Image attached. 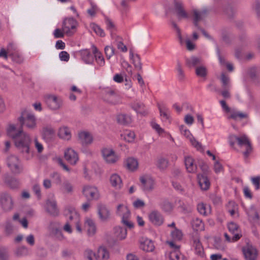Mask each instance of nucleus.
Wrapping results in <instances>:
<instances>
[{
	"label": "nucleus",
	"instance_id": "obj_47",
	"mask_svg": "<svg viewBox=\"0 0 260 260\" xmlns=\"http://www.w3.org/2000/svg\"><path fill=\"white\" fill-rule=\"evenodd\" d=\"M126 165L129 170L133 171L138 168V162L135 158H128L126 160Z\"/></svg>",
	"mask_w": 260,
	"mask_h": 260
},
{
	"label": "nucleus",
	"instance_id": "obj_57",
	"mask_svg": "<svg viewBox=\"0 0 260 260\" xmlns=\"http://www.w3.org/2000/svg\"><path fill=\"white\" fill-rule=\"evenodd\" d=\"M171 237L174 241H180L182 238V233L181 231L175 229L171 232Z\"/></svg>",
	"mask_w": 260,
	"mask_h": 260
},
{
	"label": "nucleus",
	"instance_id": "obj_44",
	"mask_svg": "<svg viewBox=\"0 0 260 260\" xmlns=\"http://www.w3.org/2000/svg\"><path fill=\"white\" fill-rule=\"evenodd\" d=\"M121 137L128 142H132L135 138V133L133 131H126L121 135Z\"/></svg>",
	"mask_w": 260,
	"mask_h": 260
},
{
	"label": "nucleus",
	"instance_id": "obj_18",
	"mask_svg": "<svg viewBox=\"0 0 260 260\" xmlns=\"http://www.w3.org/2000/svg\"><path fill=\"white\" fill-rule=\"evenodd\" d=\"M111 186L115 190H120L123 186V182L120 176L117 173L112 174L109 177Z\"/></svg>",
	"mask_w": 260,
	"mask_h": 260
},
{
	"label": "nucleus",
	"instance_id": "obj_35",
	"mask_svg": "<svg viewBox=\"0 0 260 260\" xmlns=\"http://www.w3.org/2000/svg\"><path fill=\"white\" fill-rule=\"evenodd\" d=\"M116 120L118 123L122 125L128 124L132 121L131 116L123 113L118 114L116 117Z\"/></svg>",
	"mask_w": 260,
	"mask_h": 260
},
{
	"label": "nucleus",
	"instance_id": "obj_55",
	"mask_svg": "<svg viewBox=\"0 0 260 260\" xmlns=\"http://www.w3.org/2000/svg\"><path fill=\"white\" fill-rule=\"evenodd\" d=\"M224 236L225 238L226 241H228V242H235L241 238V237H242V235H238V234L235 235H232V237H231L227 233H225L224 234Z\"/></svg>",
	"mask_w": 260,
	"mask_h": 260
},
{
	"label": "nucleus",
	"instance_id": "obj_16",
	"mask_svg": "<svg viewBox=\"0 0 260 260\" xmlns=\"http://www.w3.org/2000/svg\"><path fill=\"white\" fill-rule=\"evenodd\" d=\"M104 101L111 105H117L121 103V98L113 90H107L104 96Z\"/></svg>",
	"mask_w": 260,
	"mask_h": 260
},
{
	"label": "nucleus",
	"instance_id": "obj_37",
	"mask_svg": "<svg viewBox=\"0 0 260 260\" xmlns=\"http://www.w3.org/2000/svg\"><path fill=\"white\" fill-rule=\"evenodd\" d=\"M55 129L51 125H46L42 128V135L44 138L50 139L53 137L55 134Z\"/></svg>",
	"mask_w": 260,
	"mask_h": 260
},
{
	"label": "nucleus",
	"instance_id": "obj_33",
	"mask_svg": "<svg viewBox=\"0 0 260 260\" xmlns=\"http://www.w3.org/2000/svg\"><path fill=\"white\" fill-rule=\"evenodd\" d=\"M169 163V160L167 158L159 156L157 158L156 166L159 170L164 171L168 167Z\"/></svg>",
	"mask_w": 260,
	"mask_h": 260
},
{
	"label": "nucleus",
	"instance_id": "obj_5",
	"mask_svg": "<svg viewBox=\"0 0 260 260\" xmlns=\"http://www.w3.org/2000/svg\"><path fill=\"white\" fill-rule=\"evenodd\" d=\"M7 165L11 171L14 174H19L23 171L21 161L16 155H11L8 157Z\"/></svg>",
	"mask_w": 260,
	"mask_h": 260
},
{
	"label": "nucleus",
	"instance_id": "obj_3",
	"mask_svg": "<svg viewBox=\"0 0 260 260\" xmlns=\"http://www.w3.org/2000/svg\"><path fill=\"white\" fill-rule=\"evenodd\" d=\"M13 140L15 146L21 152L27 154L29 153L31 138L28 134L24 132Z\"/></svg>",
	"mask_w": 260,
	"mask_h": 260
},
{
	"label": "nucleus",
	"instance_id": "obj_50",
	"mask_svg": "<svg viewBox=\"0 0 260 260\" xmlns=\"http://www.w3.org/2000/svg\"><path fill=\"white\" fill-rule=\"evenodd\" d=\"M196 74L198 77L205 78L207 74L206 68L203 66L197 67L196 68Z\"/></svg>",
	"mask_w": 260,
	"mask_h": 260
},
{
	"label": "nucleus",
	"instance_id": "obj_22",
	"mask_svg": "<svg viewBox=\"0 0 260 260\" xmlns=\"http://www.w3.org/2000/svg\"><path fill=\"white\" fill-rule=\"evenodd\" d=\"M57 136L63 140L69 141L72 138L71 129L67 126H61L58 128Z\"/></svg>",
	"mask_w": 260,
	"mask_h": 260
},
{
	"label": "nucleus",
	"instance_id": "obj_40",
	"mask_svg": "<svg viewBox=\"0 0 260 260\" xmlns=\"http://www.w3.org/2000/svg\"><path fill=\"white\" fill-rule=\"evenodd\" d=\"M4 181L9 187L12 189L18 188L19 185L18 180L13 177H6Z\"/></svg>",
	"mask_w": 260,
	"mask_h": 260
},
{
	"label": "nucleus",
	"instance_id": "obj_25",
	"mask_svg": "<svg viewBox=\"0 0 260 260\" xmlns=\"http://www.w3.org/2000/svg\"><path fill=\"white\" fill-rule=\"evenodd\" d=\"M98 213L99 218L102 221H107L110 218V212L105 205H100L98 206Z\"/></svg>",
	"mask_w": 260,
	"mask_h": 260
},
{
	"label": "nucleus",
	"instance_id": "obj_39",
	"mask_svg": "<svg viewBox=\"0 0 260 260\" xmlns=\"http://www.w3.org/2000/svg\"><path fill=\"white\" fill-rule=\"evenodd\" d=\"M131 106L137 113L142 115L146 114V112L144 110V105L142 103L134 102L131 104Z\"/></svg>",
	"mask_w": 260,
	"mask_h": 260
},
{
	"label": "nucleus",
	"instance_id": "obj_54",
	"mask_svg": "<svg viewBox=\"0 0 260 260\" xmlns=\"http://www.w3.org/2000/svg\"><path fill=\"white\" fill-rule=\"evenodd\" d=\"M15 254L17 256H23L28 254V249L25 246L18 248L15 251Z\"/></svg>",
	"mask_w": 260,
	"mask_h": 260
},
{
	"label": "nucleus",
	"instance_id": "obj_19",
	"mask_svg": "<svg viewBox=\"0 0 260 260\" xmlns=\"http://www.w3.org/2000/svg\"><path fill=\"white\" fill-rule=\"evenodd\" d=\"M140 180L143 190L150 192L154 189L155 183L153 178L149 177H141Z\"/></svg>",
	"mask_w": 260,
	"mask_h": 260
},
{
	"label": "nucleus",
	"instance_id": "obj_13",
	"mask_svg": "<svg viewBox=\"0 0 260 260\" xmlns=\"http://www.w3.org/2000/svg\"><path fill=\"white\" fill-rule=\"evenodd\" d=\"M242 251L246 260H256L258 256V251L252 245H247L242 249Z\"/></svg>",
	"mask_w": 260,
	"mask_h": 260
},
{
	"label": "nucleus",
	"instance_id": "obj_48",
	"mask_svg": "<svg viewBox=\"0 0 260 260\" xmlns=\"http://www.w3.org/2000/svg\"><path fill=\"white\" fill-rule=\"evenodd\" d=\"M158 109L160 115L163 119L167 120L169 118L170 111L168 108L165 106H159Z\"/></svg>",
	"mask_w": 260,
	"mask_h": 260
},
{
	"label": "nucleus",
	"instance_id": "obj_63",
	"mask_svg": "<svg viewBox=\"0 0 260 260\" xmlns=\"http://www.w3.org/2000/svg\"><path fill=\"white\" fill-rule=\"evenodd\" d=\"M6 50L7 51L9 56L10 55V54L15 53V52L17 51L18 50L16 45L12 43H9L7 45Z\"/></svg>",
	"mask_w": 260,
	"mask_h": 260
},
{
	"label": "nucleus",
	"instance_id": "obj_4",
	"mask_svg": "<svg viewBox=\"0 0 260 260\" xmlns=\"http://www.w3.org/2000/svg\"><path fill=\"white\" fill-rule=\"evenodd\" d=\"M116 214L121 218V221L125 225L129 228L133 227V223L129 220L131 212L126 204L118 205L116 207Z\"/></svg>",
	"mask_w": 260,
	"mask_h": 260
},
{
	"label": "nucleus",
	"instance_id": "obj_51",
	"mask_svg": "<svg viewBox=\"0 0 260 260\" xmlns=\"http://www.w3.org/2000/svg\"><path fill=\"white\" fill-rule=\"evenodd\" d=\"M192 226L197 231L202 230L204 228V223L199 218H196L192 220Z\"/></svg>",
	"mask_w": 260,
	"mask_h": 260
},
{
	"label": "nucleus",
	"instance_id": "obj_28",
	"mask_svg": "<svg viewBox=\"0 0 260 260\" xmlns=\"http://www.w3.org/2000/svg\"><path fill=\"white\" fill-rule=\"evenodd\" d=\"M175 7L177 16L179 19H187L189 17L188 14L184 9L181 1H175Z\"/></svg>",
	"mask_w": 260,
	"mask_h": 260
},
{
	"label": "nucleus",
	"instance_id": "obj_17",
	"mask_svg": "<svg viewBox=\"0 0 260 260\" xmlns=\"http://www.w3.org/2000/svg\"><path fill=\"white\" fill-rule=\"evenodd\" d=\"M64 158L72 165H75L79 160L78 153L71 148H69L65 150Z\"/></svg>",
	"mask_w": 260,
	"mask_h": 260
},
{
	"label": "nucleus",
	"instance_id": "obj_61",
	"mask_svg": "<svg viewBox=\"0 0 260 260\" xmlns=\"http://www.w3.org/2000/svg\"><path fill=\"white\" fill-rule=\"evenodd\" d=\"M189 140L192 146L196 148L198 150L202 151L203 150L201 143L198 141L193 137L191 138Z\"/></svg>",
	"mask_w": 260,
	"mask_h": 260
},
{
	"label": "nucleus",
	"instance_id": "obj_52",
	"mask_svg": "<svg viewBox=\"0 0 260 260\" xmlns=\"http://www.w3.org/2000/svg\"><path fill=\"white\" fill-rule=\"evenodd\" d=\"M91 28L100 37H104L105 34L103 29H102L99 25L95 23H92L90 25Z\"/></svg>",
	"mask_w": 260,
	"mask_h": 260
},
{
	"label": "nucleus",
	"instance_id": "obj_60",
	"mask_svg": "<svg viewBox=\"0 0 260 260\" xmlns=\"http://www.w3.org/2000/svg\"><path fill=\"white\" fill-rule=\"evenodd\" d=\"M160 207L165 212H170L173 209L172 204L167 201H164L161 204Z\"/></svg>",
	"mask_w": 260,
	"mask_h": 260
},
{
	"label": "nucleus",
	"instance_id": "obj_45",
	"mask_svg": "<svg viewBox=\"0 0 260 260\" xmlns=\"http://www.w3.org/2000/svg\"><path fill=\"white\" fill-rule=\"evenodd\" d=\"M9 57L12 58L13 61L17 63H21L23 61V57L19 50L10 54Z\"/></svg>",
	"mask_w": 260,
	"mask_h": 260
},
{
	"label": "nucleus",
	"instance_id": "obj_46",
	"mask_svg": "<svg viewBox=\"0 0 260 260\" xmlns=\"http://www.w3.org/2000/svg\"><path fill=\"white\" fill-rule=\"evenodd\" d=\"M228 227L229 231L232 235H235L237 234L238 235H242L241 232L238 225L236 223L234 222H231L229 223Z\"/></svg>",
	"mask_w": 260,
	"mask_h": 260
},
{
	"label": "nucleus",
	"instance_id": "obj_38",
	"mask_svg": "<svg viewBox=\"0 0 260 260\" xmlns=\"http://www.w3.org/2000/svg\"><path fill=\"white\" fill-rule=\"evenodd\" d=\"M246 213L250 220H257L259 219L257 211L254 205H251L250 208L246 210Z\"/></svg>",
	"mask_w": 260,
	"mask_h": 260
},
{
	"label": "nucleus",
	"instance_id": "obj_20",
	"mask_svg": "<svg viewBox=\"0 0 260 260\" xmlns=\"http://www.w3.org/2000/svg\"><path fill=\"white\" fill-rule=\"evenodd\" d=\"M78 140L82 145L86 146L92 143L93 137L89 132L82 131L78 134Z\"/></svg>",
	"mask_w": 260,
	"mask_h": 260
},
{
	"label": "nucleus",
	"instance_id": "obj_24",
	"mask_svg": "<svg viewBox=\"0 0 260 260\" xmlns=\"http://www.w3.org/2000/svg\"><path fill=\"white\" fill-rule=\"evenodd\" d=\"M46 211L51 215L56 216L58 214V209L57 207L56 201L55 199H48L46 201Z\"/></svg>",
	"mask_w": 260,
	"mask_h": 260
},
{
	"label": "nucleus",
	"instance_id": "obj_32",
	"mask_svg": "<svg viewBox=\"0 0 260 260\" xmlns=\"http://www.w3.org/2000/svg\"><path fill=\"white\" fill-rule=\"evenodd\" d=\"M193 246L196 253L199 256H203L204 255V248L198 237H196L193 238Z\"/></svg>",
	"mask_w": 260,
	"mask_h": 260
},
{
	"label": "nucleus",
	"instance_id": "obj_1",
	"mask_svg": "<svg viewBox=\"0 0 260 260\" xmlns=\"http://www.w3.org/2000/svg\"><path fill=\"white\" fill-rule=\"evenodd\" d=\"M229 139L231 146L233 147L235 143L237 144L245 159L247 158L252 153L253 151L252 144L246 135H232L230 136Z\"/></svg>",
	"mask_w": 260,
	"mask_h": 260
},
{
	"label": "nucleus",
	"instance_id": "obj_12",
	"mask_svg": "<svg viewBox=\"0 0 260 260\" xmlns=\"http://www.w3.org/2000/svg\"><path fill=\"white\" fill-rule=\"evenodd\" d=\"M168 243L173 249L169 255L170 260H186L185 256L179 251V246L175 244L173 241H168Z\"/></svg>",
	"mask_w": 260,
	"mask_h": 260
},
{
	"label": "nucleus",
	"instance_id": "obj_15",
	"mask_svg": "<svg viewBox=\"0 0 260 260\" xmlns=\"http://www.w3.org/2000/svg\"><path fill=\"white\" fill-rule=\"evenodd\" d=\"M150 222L155 226H160L164 223V218L161 213L156 210L151 211L148 214Z\"/></svg>",
	"mask_w": 260,
	"mask_h": 260
},
{
	"label": "nucleus",
	"instance_id": "obj_6",
	"mask_svg": "<svg viewBox=\"0 0 260 260\" xmlns=\"http://www.w3.org/2000/svg\"><path fill=\"white\" fill-rule=\"evenodd\" d=\"M77 25V21L73 18H66L63 21L62 29L66 35L70 36L75 33Z\"/></svg>",
	"mask_w": 260,
	"mask_h": 260
},
{
	"label": "nucleus",
	"instance_id": "obj_42",
	"mask_svg": "<svg viewBox=\"0 0 260 260\" xmlns=\"http://www.w3.org/2000/svg\"><path fill=\"white\" fill-rule=\"evenodd\" d=\"M98 259L101 258L102 260H107L109 258V252L105 247H100L97 252Z\"/></svg>",
	"mask_w": 260,
	"mask_h": 260
},
{
	"label": "nucleus",
	"instance_id": "obj_11",
	"mask_svg": "<svg viewBox=\"0 0 260 260\" xmlns=\"http://www.w3.org/2000/svg\"><path fill=\"white\" fill-rule=\"evenodd\" d=\"M102 154L105 161L109 164L115 163L119 159L118 155L110 148H104L102 150Z\"/></svg>",
	"mask_w": 260,
	"mask_h": 260
},
{
	"label": "nucleus",
	"instance_id": "obj_62",
	"mask_svg": "<svg viewBox=\"0 0 260 260\" xmlns=\"http://www.w3.org/2000/svg\"><path fill=\"white\" fill-rule=\"evenodd\" d=\"M221 81L223 88H229L230 86V78L224 74L222 73L221 75Z\"/></svg>",
	"mask_w": 260,
	"mask_h": 260
},
{
	"label": "nucleus",
	"instance_id": "obj_58",
	"mask_svg": "<svg viewBox=\"0 0 260 260\" xmlns=\"http://www.w3.org/2000/svg\"><path fill=\"white\" fill-rule=\"evenodd\" d=\"M179 129L181 134L185 136L188 140L193 137L189 130L187 129L184 125H180L179 126Z\"/></svg>",
	"mask_w": 260,
	"mask_h": 260
},
{
	"label": "nucleus",
	"instance_id": "obj_21",
	"mask_svg": "<svg viewBox=\"0 0 260 260\" xmlns=\"http://www.w3.org/2000/svg\"><path fill=\"white\" fill-rule=\"evenodd\" d=\"M66 215L69 219L68 221L72 224L80 221L79 215L74 208H68L66 210Z\"/></svg>",
	"mask_w": 260,
	"mask_h": 260
},
{
	"label": "nucleus",
	"instance_id": "obj_64",
	"mask_svg": "<svg viewBox=\"0 0 260 260\" xmlns=\"http://www.w3.org/2000/svg\"><path fill=\"white\" fill-rule=\"evenodd\" d=\"M151 125L152 127L158 133V135H161L165 133V131L162 128L159 124L155 122H151Z\"/></svg>",
	"mask_w": 260,
	"mask_h": 260
},
{
	"label": "nucleus",
	"instance_id": "obj_41",
	"mask_svg": "<svg viewBox=\"0 0 260 260\" xmlns=\"http://www.w3.org/2000/svg\"><path fill=\"white\" fill-rule=\"evenodd\" d=\"M115 236L119 240L125 239L127 235V230L126 229L121 227H116L114 229Z\"/></svg>",
	"mask_w": 260,
	"mask_h": 260
},
{
	"label": "nucleus",
	"instance_id": "obj_56",
	"mask_svg": "<svg viewBox=\"0 0 260 260\" xmlns=\"http://www.w3.org/2000/svg\"><path fill=\"white\" fill-rule=\"evenodd\" d=\"M247 115L245 113H243L240 112H232L229 116V118H232L235 120L237 119L238 118L240 119H243L246 118Z\"/></svg>",
	"mask_w": 260,
	"mask_h": 260
},
{
	"label": "nucleus",
	"instance_id": "obj_43",
	"mask_svg": "<svg viewBox=\"0 0 260 260\" xmlns=\"http://www.w3.org/2000/svg\"><path fill=\"white\" fill-rule=\"evenodd\" d=\"M61 189L64 193H71L73 191L74 186L69 180H66L62 183Z\"/></svg>",
	"mask_w": 260,
	"mask_h": 260
},
{
	"label": "nucleus",
	"instance_id": "obj_59",
	"mask_svg": "<svg viewBox=\"0 0 260 260\" xmlns=\"http://www.w3.org/2000/svg\"><path fill=\"white\" fill-rule=\"evenodd\" d=\"M105 53L107 59H109L115 53V49L111 46H107L105 48Z\"/></svg>",
	"mask_w": 260,
	"mask_h": 260
},
{
	"label": "nucleus",
	"instance_id": "obj_9",
	"mask_svg": "<svg viewBox=\"0 0 260 260\" xmlns=\"http://www.w3.org/2000/svg\"><path fill=\"white\" fill-rule=\"evenodd\" d=\"M0 205L5 211H9L13 209V201L11 196L7 192H3L0 195Z\"/></svg>",
	"mask_w": 260,
	"mask_h": 260
},
{
	"label": "nucleus",
	"instance_id": "obj_36",
	"mask_svg": "<svg viewBox=\"0 0 260 260\" xmlns=\"http://www.w3.org/2000/svg\"><path fill=\"white\" fill-rule=\"evenodd\" d=\"M186 64L187 67L191 68L198 67L201 64L202 60L200 58L196 56H191L185 59Z\"/></svg>",
	"mask_w": 260,
	"mask_h": 260
},
{
	"label": "nucleus",
	"instance_id": "obj_2",
	"mask_svg": "<svg viewBox=\"0 0 260 260\" xmlns=\"http://www.w3.org/2000/svg\"><path fill=\"white\" fill-rule=\"evenodd\" d=\"M17 122L20 123L22 127L25 126L29 129L33 130L37 127L36 117L32 112L26 109L21 111L20 116L17 118Z\"/></svg>",
	"mask_w": 260,
	"mask_h": 260
},
{
	"label": "nucleus",
	"instance_id": "obj_7",
	"mask_svg": "<svg viewBox=\"0 0 260 260\" xmlns=\"http://www.w3.org/2000/svg\"><path fill=\"white\" fill-rule=\"evenodd\" d=\"M45 101L48 107L53 110L59 109L62 105V100L61 98L54 94L46 95Z\"/></svg>",
	"mask_w": 260,
	"mask_h": 260
},
{
	"label": "nucleus",
	"instance_id": "obj_34",
	"mask_svg": "<svg viewBox=\"0 0 260 260\" xmlns=\"http://www.w3.org/2000/svg\"><path fill=\"white\" fill-rule=\"evenodd\" d=\"M197 210L202 215L207 216L211 213L210 206L203 203H200L197 205Z\"/></svg>",
	"mask_w": 260,
	"mask_h": 260
},
{
	"label": "nucleus",
	"instance_id": "obj_49",
	"mask_svg": "<svg viewBox=\"0 0 260 260\" xmlns=\"http://www.w3.org/2000/svg\"><path fill=\"white\" fill-rule=\"evenodd\" d=\"M227 209L231 215L233 216L237 212L238 206L234 202L230 201L227 205Z\"/></svg>",
	"mask_w": 260,
	"mask_h": 260
},
{
	"label": "nucleus",
	"instance_id": "obj_8",
	"mask_svg": "<svg viewBox=\"0 0 260 260\" xmlns=\"http://www.w3.org/2000/svg\"><path fill=\"white\" fill-rule=\"evenodd\" d=\"M7 135L12 139L23 133V127L20 123L9 122L6 127Z\"/></svg>",
	"mask_w": 260,
	"mask_h": 260
},
{
	"label": "nucleus",
	"instance_id": "obj_29",
	"mask_svg": "<svg viewBox=\"0 0 260 260\" xmlns=\"http://www.w3.org/2000/svg\"><path fill=\"white\" fill-rule=\"evenodd\" d=\"M186 169L188 173H194L197 170V166L194 163V159L190 156H186L184 159Z\"/></svg>",
	"mask_w": 260,
	"mask_h": 260
},
{
	"label": "nucleus",
	"instance_id": "obj_31",
	"mask_svg": "<svg viewBox=\"0 0 260 260\" xmlns=\"http://www.w3.org/2000/svg\"><path fill=\"white\" fill-rule=\"evenodd\" d=\"M198 179L199 184L202 190H206L209 189L210 182L206 176L199 174L198 175Z\"/></svg>",
	"mask_w": 260,
	"mask_h": 260
},
{
	"label": "nucleus",
	"instance_id": "obj_23",
	"mask_svg": "<svg viewBox=\"0 0 260 260\" xmlns=\"http://www.w3.org/2000/svg\"><path fill=\"white\" fill-rule=\"evenodd\" d=\"M140 247L142 250L146 252L152 251L154 249L153 242L146 237H142L140 239Z\"/></svg>",
	"mask_w": 260,
	"mask_h": 260
},
{
	"label": "nucleus",
	"instance_id": "obj_26",
	"mask_svg": "<svg viewBox=\"0 0 260 260\" xmlns=\"http://www.w3.org/2000/svg\"><path fill=\"white\" fill-rule=\"evenodd\" d=\"M82 60L86 64H92L94 60V56L88 49H82L79 51Z\"/></svg>",
	"mask_w": 260,
	"mask_h": 260
},
{
	"label": "nucleus",
	"instance_id": "obj_14",
	"mask_svg": "<svg viewBox=\"0 0 260 260\" xmlns=\"http://www.w3.org/2000/svg\"><path fill=\"white\" fill-rule=\"evenodd\" d=\"M82 192L88 200L97 199L99 191L96 187L91 185H85L83 187Z\"/></svg>",
	"mask_w": 260,
	"mask_h": 260
},
{
	"label": "nucleus",
	"instance_id": "obj_27",
	"mask_svg": "<svg viewBox=\"0 0 260 260\" xmlns=\"http://www.w3.org/2000/svg\"><path fill=\"white\" fill-rule=\"evenodd\" d=\"M84 226L87 229V234L90 236H93L96 232V227L94 221L89 217H86L84 220Z\"/></svg>",
	"mask_w": 260,
	"mask_h": 260
},
{
	"label": "nucleus",
	"instance_id": "obj_30",
	"mask_svg": "<svg viewBox=\"0 0 260 260\" xmlns=\"http://www.w3.org/2000/svg\"><path fill=\"white\" fill-rule=\"evenodd\" d=\"M92 51L94 54V58L98 63L100 67H103L105 65V59L102 53L99 51L98 48L92 45Z\"/></svg>",
	"mask_w": 260,
	"mask_h": 260
},
{
	"label": "nucleus",
	"instance_id": "obj_53",
	"mask_svg": "<svg viewBox=\"0 0 260 260\" xmlns=\"http://www.w3.org/2000/svg\"><path fill=\"white\" fill-rule=\"evenodd\" d=\"M132 58L133 60V63L135 67L139 70L142 69V63L141 62L140 57L139 55L136 54L134 55L133 53L131 54Z\"/></svg>",
	"mask_w": 260,
	"mask_h": 260
},
{
	"label": "nucleus",
	"instance_id": "obj_10",
	"mask_svg": "<svg viewBox=\"0 0 260 260\" xmlns=\"http://www.w3.org/2000/svg\"><path fill=\"white\" fill-rule=\"evenodd\" d=\"M208 13V10L207 9H203L202 10H193V23L195 26L199 29H200L203 34L207 38H209L210 36L203 29L200 28L198 22L201 20L203 18L206 16Z\"/></svg>",
	"mask_w": 260,
	"mask_h": 260
}]
</instances>
